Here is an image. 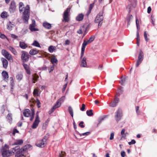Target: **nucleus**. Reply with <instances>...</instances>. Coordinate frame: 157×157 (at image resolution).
I'll return each mask as SVG.
<instances>
[{"mask_svg":"<svg viewBox=\"0 0 157 157\" xmlns=\"http://www.w3.org/2000/svg\"><path fill=\"white\" fill-rule=\"evenodd\" d=\"M71 10L70 7L67 8L64 11L63 15V19L62 21L63 22H67L69 20V16H70V12Z\"/></svg>","mask_w":157,"mask_h":157,"instance_id":"20e7f679","label":"nucleus"},{"mask_svg":"<svg viewBox=\"0 0 157 157\" xmlns=\"http://www.w3.org/2000/svg\"><path fill=\"white\" fill-rule=\"evenodd\" d=\"M29 55L25 52H22L21 59L23 62H26L29 60Z\"/></svg>","mask_w":157,"mask_h":157,"instance_id":"9d476101","label":"nucleus"},{"mask_svg":"<svg viewBox=\"0 0 157 157\" xmlns=\"http://www.w3.org/2000/svg\"><path fill=\"white\" fill-rule=\"evenodd\" d=\"M144 35L145 40L147 41L149 40V39L147 38V34L146 31L144 32Z\"/></svg>","mask_w":157,"mask_h":157,"instance_id":"58836bf2","label":"nucleus"},{"mask_svg":"<svg viewBox=\"0 0 157 157\" xmlns=\"http://www.w3.org/2000/svg\"><path fill=\"white\" fill-rule=\"evenodd\" d=\"M136 143V141L134 140H132L131 141L128 142V144L130 145L132 144H134Z\"/></svg>","mask_w":157,"mask_h":157,"instance_id":"49530a36","label":"nucleus"},{"mask_svg":"<svg viewBox=\"0 0 157 157\" xmlns=\"http://www.w3.org/2000/svg\"><path fill=\"white\" fill-rule=\"evenodd\" d=\"M83 121H81L80 122L79 124V126L81 127V128H83L85 127V126L83 125Z\"/></svg>","mask_w":157,"mask_h":157,"instance_id":"8fccbe9b","label":"nucleus"},{"mask_svg":"<svg viewBox=\"0 0 157 157\" xmlns=\"http://www.w3.org/2000/svg\"><path fill=\"white\" fill-rule=\"evenodd\" d=\"M70 43L69 40H67L65 41V45H69Z\"/></svg>","mask_w":157,"mask_h":157,"instance_id":"0e129e2a","label":"nucleus"},{"mask_svg":"<svg viewBox=\"0 0 157 157\" xmlns=\"http://www.w3.org/2000/svg\"><path fill=\"white\" fill-rule=\"evenodd\" d=\"M35 25H30L29 26V28L32 31H38V29L37 28H35Z\"/></svg>","mask_w":157,"mask_h":157,"instance_id":"393cba45","label":"nucleus"},{"mask_svg":"<svg viewBox=\"0 0 157 157\" xmlns=\"http://www.w3.org/2000/svg\"><path fill=\"white\" fill-rule=\"evenodd\" d=\"M32 45L39 48H40L41 47L39 43L36 40H34L33 41Z\"/></svg>","mask_w":157,"mask_h":157,"instance_id":"c85d7f7f","label":"nucleus"},{"mask_svg":"<svg viewBox=\"0 0 157 157\" xmlns=\"http://www.w3.org/2000/svg\"><path fill=\"white\" fill-rule=\"evenodd\" d=\"M151 21H152V24L154 25H155V19H153V17L151 16Z\"/></svg>","mask_w":157,"mask_h":157,"instance_id":"052dcab7","label":"nucleus"},{"mask_svg":"<svg viewBox=\"0 0 157 157\" xmlns=\"http://www.w3.org/2000/svg\"><path fill=\"white\" fill-rule=\"evenodd\" d=\"M33 94L34 96H38L39 95V90L37 89H35Z\"/></svg>","mask_w":157,"mask_h":157,"instance_id":"f704fd0d","label":"nucleus"},{"mask_svg":"<svg viewBox=\"0 0 157 157\" xmlns=\"http://www.w3.org/2000/svg\"><path fill=\"white\" fill-rule=\"evenodd\" d=\"M143 52L140 50L138 57V60L137 61L136 65V67H138L139 65L141 63L143 60Z\"/></svg>","mask_w":157,"mask_h":157,"instance_id":"6e6552de","label":"nucleus"},{"mask_svg":"<svg viewBox=\"0 0 157 157\" xmlns=\"http://www.w3.org/2000/svg\"><path fill=\"white\" fill-rule=\"evenodd\" d=\"M139 109V106H137L136 107V113H137V114H139V112L138 111Z\"/></svg>","mask_w":157,"mask_h":157,"instance_id":"774afa93","label":"nucleus"},{"mask_svg":"<svg viewBox=\"0 0 157 157\" xmlns=\"http://www.w3.org/2000/svg\"><path fill=\"white\" fill-rule=\"evenodd\" d=\"M24 6V4L22 2H20L19 4V11L20 12L23 11V9L24 8L23 7Z\"/></svg>","mask_w":157,"mask_h":157,"instance_id":"c756f323","label":"nucleus"},{"mask_svg":"<svg viewBox=\"0 0 157 157\" xmlns=\"http://www.w3.org/2000/svg\"><path fill=\"white\" fill-rule=\"evenodd\" d=\"M94 38L95 37L94 36H92L90 37L89 40L92 42L94 40Z\"/></svg>","mask_w":157,"mask_h":157,"instance_id":"bf43d9fd","label":"nucleus"},{"mask_svg":"<svg viewBox=\"0 0 157 157\" xmlns=\"http://www.w3.org/2000/svg\"><path fill=\"white\" fill-rule=\"evenodd\" d=\"M36 103L38 108L40 107V102L38 98L36 99Z\"/></svg>","mask_w":157,"mask_h":157,"instance_id":"37998d69","label":"nucleus"},{"mask_svg":"<svg viewBox=\"0 0 157 157\" xmlns=\"http://www.w3.org/2000/svg\"><path fill=\"white\" fill-rule=\"evenodd\" d=\"M29 17V7L27 5L25 8L23 13V18L25 23H27Z\"/></svg>","mask_w":157,"mask_h":157,"instance_id":"7ed1b4c3","label":"nucleus"},{"mask_svg":"<svg viewBox=\"0 0 157 157\" xmlns=\"http://www.w3.org/2000/svg\"><path fill=\"white\" fill-rule=\"evenodd\" d=\"M7 16V13L6 12H3L1 14V17L2 18L6 17Z\"/></svg>","mask_w":157,"mask_h":157,"instance_id":"c9c22d12","label":"nucleus"},{"mask_svg":"<svg viewBox=\"0 0 157 157\" xmlns=\"http://www.w3.org/2000/svg\"><path fill=\"white\" fill-rule=\"evenodd\" d=\"M1 60L2 63L3 67L5 69L7 68L8 64L7 60L4 58H1Z\"/></svg>","mask_w":157,"mask_h":157,"instance_id":"4468645a","label":"nucleus"},{"mask_svg":"<svg viewBox=\"0 0 157 157\" xmlns=\"http://www.w3.org/2000/svg\"><path fill=\"white\" fill-rule=\"evenodd\" d=\"M103 11L100 12L97 16L95 20V22L97 23H98V26H100L101 25V22L103 21Z\"/></svg>","mask_w":157,"mask_h":157,"instance_id":"39448f33","label":"nucleus"},{"mask_svg":"<svg viewBox=\"0 0 157 157\" xmlns=\"http://www.w3.org/2000/svg\"><path fill=\"white\" fill-rule=\"evenodd\" d=\"M0 37L2 39H5V38H6V36L4 35V34H2L1 33V35H0Z\"/></svg>","mask_w":157,"mask_h":157,"instance_id":"5fc2aeb1","label":"nucleus"},{"mask_svg":"<svg viewBox=\"0 0 157 157\" xmlns=\"http://www.w3.org/2000/svg\"><path fill=\"white\" fill-rule=\"evenodd\" d=\"M94 6V4H91L90 5L89 7V10L91 11V10L92 9L93 7Z\"/></svg>","mask_w":157,"mask_h":157,"instance_id":"e2e57ef3","label":"nucleus"},{"mask_svg":"<svg viewBox=\"0 0 157 157\" xmlns=\"http://www.w3.org/2000/svg\"><path fill=\"white\" fill-rule=\"evenodd\" d=\"M6 118L9 121V122L10 124L13 119L12 117V114L11 113H9L8 114L6 117Z\"/></svg>","mask_w":157,"mask_h":157,"instance_id":"a878e982","label":"nucleus"},{"mask_svg":"<svg viewBox=\"0 0 157 157\" xmlns=\"http://www.w3.org/2000/svg\"><path fill=\"white\" fill-rule=\"evenodd\" d=\"M46 144V143L42 140L38 141L36 144V145L38 147H43L45 146Z\"/></svg>","mask_w":157,"mask_h":157,"instance_id":"ddd939ff","label":"nucleus"},{"mask_svg":"<svg viewBox=\"0 0 157 157\" xmlns=\"http://www.w3.org/2000/svg\"><path fill=\"white\" fill-rule=\"evenodd\" d=\"M23 140H17L13 144L14 145H21L23 144Z\"/></svg>","mask_w":157,"mask_h":157,"instance_id":"4be33fe9","label":"nucleus"},{"mask_svg":"<svg viewBox=\"0 0 157 157\" xmlns=\"http://www.w3.org/2000/svg\"><path fill=\"white\" fill-rule=\"evenodd\" d=\"M90 132H87L85 133H84L82 134H80V136H87L88 135L90 134Z\"/></svg>","mask_w":157,"mask_h":157,"instance_id":"ea45409f","label":"nucleus"},{"mask_svg":"<svg viewBox=\"0 0 157 157\" xmlns=\"http://www.w3.org/2000/svg\"><path fill=\"white\" fill-rule=\"evenodd\" d=\"M23 66L25 70L28 69L29 67V66L26 64H24L23 65Z\"/></svg>","mask_w":157,"mask_h":157,"instance_id":"6e6d98bb","label":"nucleus"},{"mask_svg":"<svg viewBox=\"0 0 157 157\" xmlns=\"http://www.w3.org/2000/svg\"><path fill=\"white\" fill-rule=\"evenodd\" d=\"M87 66V63L86 62V58L84 57L82 60L81 64V66L82 67H86Z\"/></svg>","mask_w":157,"mask_h":157,"instance_id":"aec40b11","label":"nucleus"},{"mask_svg":"<svg viewBox=\"0 0 157 157\" xmlns=\"http://www.w3.org/2000/svg\"><path fill=\"white\" fill-rule=\"evenodd\" d=\"M104 118H105L104 117H101L99 119H98V121H99V124H98V125H97L98 126V124L100 123H101L104 120Z\"/></svg>","mask_w":157,"mask_h":157,"instance_id":"c03bdc74","label":"nucleus"},{"mask_svg":"<svg viewBox=\"0 0 157 157\" xmlns=\"http://www.w3.org/2000/svg\"><path fill=\"white\" fill-rule=\"evenodd\" d=\"M39 50L36 48L32 49L29 51V54L31 55H35L38 54L39 52Z\"/></svg>","mask_w":157,"mask_h":157,"instance_id":"f3484780","label":"nucleus"},{"mask_svg":"<svg viewBox=\"0 0 157 157\" xmlns=\"http://www.w3.org/2000/svg\"><path fill=\"white\" fill-rule=\"evenodd\" d=\"M16 7V6L15 2L13 1H12L9 8V10L10 13H13L15 11Z\"/></svg>","mask_w":157,"mask_h":157,"instance_id":"9b49d317","label":"nucleus"},{"mask_svg":"<svg viewBox=\"0 0 157 157\" xmlns=\"http://www.w3.org/2000/svg\"><path fill=\"white\" fill-rule=\"evenodd\" d=\"M32 81L33 83H35L37 81L39 78V76L36 74H35L32 76Z\"/></svg>","mask_w":157,"mask_h":157,"instance_id":"6ab92c4d","label":"nucleus"},{"mask_svg":"<svg viewBox=\"0 0 157 157\" xmlns=\"http://www.w3.org/2000/svg\"><path fill=\"white\" fill-rule=\"evenodd\" d=\"M85 105L84 104H82V106L80 109L81 110H82V111H84L85 110Z\"/></svg>","mask_w":157,"mask_h":157,"instance_id":"3c124183","label":"nucleus"},{"mask_svg":"<svg viewBox=\"0 0 157 157\" xmlns=\"http://www.w3.org/2000/svg\"><path fill=\"white\" fill-rule=\"evenodd\" d=\"M51 62L54 64V63H56L57 62L58 60L56 58L55 56H53L51 59Z\"/></svg>","mask_w":157,"mask_h":157,"instance_id":"7c9ffc66","label":"nucleus"},{"mask_svg":"<svg viewBox=\"0 0 157 157\" xmlns=\"http://www.w3.org/2000/svg\"><path fill=\"white\" fill-rule=\"evenodd\" d=\"M20 47L22 49H24L27 47V45L25 42H20Z\"/></svg>","mask_w":157,"mask_h":157,"instance_id":"412c9836","label":"nucleus"},{"mask_svg":"<svg viewBox=\"0 0 157 157\" xmlns=\"http://www.w3.org/2000/svg\"><path fill=\"white\" fill-rule=\"evenodd\" d=\"M132 15H130L129 16V17L128 18L127 20L128 21V25H129L130 24L129 22L130 21V20L132 19Z\"/></svg>","mask_w":157,"mask_h":157,"instance_id":"a19ab883","label":"nucleus"},{"mask_svg":"<svg viewBox=\"0 0 157 157\" xmlns=\"http://www.w3.org/2000/svg\"><path fill=\"white\" fill-rule=\"evenodd\" d=\"M136 25L138 29H140V28H139V21L137 19H136Z\"/></svg>","mask_w":157,"mask_h":157,"instance_id":"864d4df0","label":"nucleus"},{"mask_svg":"<svg viewBox=\"0 0 157 157\" xmlns=\"http://www.w3.org/2000/svg\"><path fill=\"white\" fill-rule=\"evenodd\" d=\"M56 47L51 45L48 47V50L50 52L52 53L54 51L56 50Z\"/></svg>","mask_w":157,"mask_h":157,"instance_id":"5701e85b","label":"nucleus"},{"mask_svg":"<svg viewBox=\"0 0 157 157\" xmlns=\"http://www.w3.org/2000/svg\"><path fill=\"white\" fill-rule=\"evenodd\" d=\"M11 37L12 38H14V39H16L17 38H18L17 36L15 35L14 34H12L11 35Z\"/></svg>","mask_w":157,"mask_h":157,"instance_id":"69168bd1","label":"nucleus"},{"mask_svg":"<svg viewBox=\"0 0 157 157\" xmlns=\"http://www.w3.org/2000/svg\"><path fill=\"white\" fill-rule=\"evenodd\" d=\"M65 99V96H63L59 100L60 102H63Z\"/></svg>","mask_w":157,"mask_h":157,"instance_id":"79ce46f5","label":"nucleus"},{"mask_svg":"<svg viewBox=\"0 0 157 157\" xmlns=\"http://www.w3.org/2000/svg\"><path fill=\"white\" fill-rule=\"evenodd\" d=\"M61 102L58 100L56 102V104L54 105V106L57 108L61 106Z\"/></svg>","mask_w":157,"mask_h":157,"instance_id":"e433bc0d","label":"nucleus"},{"mask_svg":"<svg viewBox=\"0 0 157 157\" xmlns=\"http://www.w3.org/2000/svg\"><path fill=\"white\" fill-rule=\"evenodd\" d=\"M84 17V15L83 14H79L76 17V20L77 21H81L83 20Z\"/></svg>","mask_w":157,"mask_h":157,"instance_id":"2eb2a0df","label":"nucleus"},{"mask_svg":"<svg viewBox=\"0 0 157 157\" xmlns=\"http://www.w3.org/2000/svg\"><path fill=\"white\" fill-rule=\"evenodd\" d=\"M23 78V75L22 74L19 73L16 76V78L19 81H21V80Z\"/></svg>","mask_w":157,"mask_h":157,"instance_id":"bb28decb","label":"nucleus"},{"mask_svg":"<svg viewBox=\"0 0 157 157\" xmlns=\"http://www.w3.org/2000/svg\"><path fill=\"white\" fill-rule=\"evenodd\" d=\"M23 114L25 117H30V120L32 121L34 118L35 112L33 109H32L31 111H30L29 109H26L24 110Z\"/></svg>","mask_w":157,"mask_h":157,"instance_id":"f03ea898","label":"nucleus"},{"mask_svg":"<svg viewBox=\"0 0 157 157\" xmlns=\"http://www.w3.org/2000/svg\"><path fill=\"white\" fill-rule=\"evenodd\" d=\"M2 157H9L11 155L16 152V157H25L26 149L25 148L20 149L18 146H16L12 149V151L9 150V147L5 144L0 150Z\"/></svg>","mask_w":157,"mask_h":157,"instance_id":"f257e3e1","label":"nucleus"},{"mask_svg":"<svg viewBox=\"0 0 157 157\" xmlns=\"http://www.w3.org/2000/svg\"><path fill=\"white\" fill-rule=\"evenodd\" d=\"M43 25L45 28L48 29H50L52 27L51 24L47 22H44Z\"/></svg>","mask_w":157,"mask_h":157,"instance_id":"dca6fc26","label":"nucleus"},{"mask_svg":"<svg viewBox=\"0 0 157 157\" xmlns=\"http://www.w3.org/2000/svg\"><path fill=\"white\" fill-rule=\"evenodd\" d=\"M122 116V114L121 110L120 109H118L115 113L114 116L115 119L117 122L121 120Z\"/></svg>","mask_w":157,"mask_h":157,"instance_id":"0eeeda50","label":"nucleus"},{"mask_svg":"<svg viewBox=\"0 0 157 157\" xmlns=\"http://www.w3.org/2000/svg\"><path fill=\"white\" fill-rule=\"evenodd\" d=\"M125 130L124 129H122L121 132V134L122 135V136L121 137L122 138H125L126 136V134L127 133H125Z\"/></svg>","mask_w":157,"mask_h":157,"instance_id":"2f4dec72","label":"nucleus"},{"mask_svg":"<svg viewBox=\"0 0 157 157\" xmlns=\"http://www.w3.org/2000/svg\"><path fill=\"white\" fill-rule=\"evenodd\" d=\"M68 110L72 117H73V110L71 106H69L68 108Z\"/></svg>","mask_w":157,"mask_h":157,"instance_id":"473e14b6","label":"nucleus"},{"mask_svg":"<svg viewBox=\"0 0 157 157\" xmlns=\"http://www.w3.org/2000/svg\"><path fill=\"white\" fill-rule=\"evenodd\" d=\"M125 82V79H122L120 81V83L122 85H123Z\"/></svg>","mask_w":157,"mask_h":157,"instance_id":"680f3d73","label":"nucleus"},{"mask_svg":"<svg viewBox=\"0 0 157 157\" xmlns=\"http://www.w3.org/2000/svg\"><path fill=\"white\" fill-rule=\"evenodd\" d=\"M65 153L64 152L61 151L59 154L60 157H63L65 155Z\"/></svg>","mask_w":157,"mask_h":157,"instance_id":"a18cd8bd","label":"nucleus"},{"mask_svg":"<svg viewBox=\"0 0 157 157\" xmlns=\"http://www.w3.org/2000/svg\"><path fill=\"white\" fill-rule=\"evenodd\" d=\"M1 53L3 56L8 60L11 62H13V59L12 55L6 50L5 49H2V50Z\"/></svg>","mask_w":157,"mask_h":157,"instance_id":"423d86ee","label":"nucleus"},{"mask_svg":"<svg viewBox=\"0 0 157 157\" xmlns=\"http://www.w3.org/2000/svg\"><path fill=\"white\" fill-rule=\"evenodd\" d=\"M151 9L150 7H149L147 8V13H151Z\"/></svg>","mask_w":157,"mask_h":157,"instance_id":"338daca9","label":"nucleus"},{"mask_svg":"<svg viewBox=\"0 0 157 157\" xmlns=\"http://www.w3.org/2000/svg\"><path fill=\"white\" fill-rule=\"evenodd\" d=\"M56 108L54 106L49 111V113L51 114L53 113Z\"/></svg>","mask_w":157,"mask_h":157,"instance_id":"4c0bfd02","label":"nucleus"},{"mask_svg":"<svg viewBox=\"0 0 157 157\" xmlns=\"http://www.w3.org/2000/svg\"><path fill=\"white\" fill-rule=\"evenodd\" d=\"M2 75L4 79L8 78L9 77L8 73L5 71H3L2 72Z\"/></svg>","mask_w":157,"mask_h":157,"instance_id":"b1692460","label":"nucleus"},{"mask_svg":"<svg viewBox=\"0 0 157 157\" xmlns=\"http://www.w3.org/2000/svg\"><path fill=\"white\" fill-rule=\"evenodd\" d=\"M121 155L122 157H124L125 155V153L124 151H122L121 152Z\"/></svg>","mask_w":157,"mask_h":157,"instance_id":"13d9d810","label":"nucleus"},{"mask_svg":"<svg viewBox=\"0 0 157 157\" xmlns=\"http://www.w3.org/2000/svg\"><path fill=\"white\" fill-rule=\"evenodd\" d=\"M37 113H38L36 114L35 120L32 126V128L33 129L36 128H37L40 121L39 117Z\"/></svg>","mask_w":157,"mask_h":157,"instance_id":"1a4fd4ad","label":"nucleus"},{"mask_svg":"<svg viewBox=\"0 0 157 157\" xmlns=\"http://www.w3.org/2000/svg\"><path fill=\"white\" fill-rule=\"evenodd\" d=\"M93 110L92 109L89 110H87L86 112L87 115L89 116H92L93 115V113L92 112Z\"/></svg>","mask_w":157,"mask_h":157,"instance_id":"72a5a7b5","label":"nucleus"},{"mask_svg":"<svg viewBox=\"0 0 157 157\" xmlns=\"http://www.w3.org/2000/svg\"><path fill=\"white\" fill-rule=\"evenodd\" d=\"M116 103H115V102H113L111 104L110 106L111 107H114L116 106Z\"/></svg>","mask_w":157,"mask_h":157,"instance_id":"de8ad7c7","label":"nucleus"},{"mask_svg":"<svg viewBox=\"0 0 157 157\" xmlns=\"http://www.w3.org/2000/svg\"><path fill=\"white\" fill-rule=\"evenodd\" d=\"M14 26V25L10 21H9L7 24V29L9 30H11L12 28H13Z\"/></svg>","mask_w":157,"mask_h":157,"instance_id":"a211bd4d","label":"nucleus"},{"mask_svg":"<svg viewBox=\"0 0 157 157\" xmlns=\"http://www.w3.org/2000/svg\"><path fill=\"white\" fill-rule=\"evenodd\" d=\"M67 82L66 83V84L64 85L63 88V89H62V91L63 92L64 91H65V90L66 88L67 87Z\"/></svg>","mask_w":157,"mask_h":157,"instance_id":"4d7b16f0","label":"nucleus"},{"mask_svg":"<svg viewBox=\"0 0 157 157\" xmlns=\"http://www.w3.org/2000/svg\"><path fill=\"white\" fill-rule=\"evenodd\" d=\"M114 136V133L112 132V133H111L110 134V137L109 138V139L111 140H112L113 139Z\"/></svg>","mask_w":157,"mask_h":157,"instance_id":"09e8293b","label":"nucleus"},{"mask_svg":"<svg viewBox=\"0 0 157 157\" xmlns=\"http://www.w3.org/2000/svg\"><path fill=\"white\" fill-rule=\"evenodd\" d=\"M8 48L11 51L12 53H13L15 55H16L17 54V53L16 50L11 46H9L8 47Z\"/></svg>","mask_w":157,"mask_h":157,"instance_id":"cd10ccee","label":"nucleus"},{"mask_svg":"<svg viewBox=\"0 0 157 157\" xmlns=\"http://www.w3.org/2000/svg\"><path fill=\"white\" fill-rule=\"evenodd\" d=\"M87 44L86 43V40H84L83 41V42L82 43V46L81 52L80 55L81 58H82L83 56L85 47Z\"/></svg>","mask_w":157,"mask_h":157,"instance_id":"f8f14e48","label":"nucleus"},{"mask_svg":"<svg viewBox=\"0 0 157 157\" xmlns=\"http://www.w3.org/2000/svg\"><path fill=\"white\" fill-rule=\"evenodd\" d=\"M25 70L26 71V72L27 73V74H28L29 75H30L31 74V72H30V71L29 68H28V69H26Z\"/></svg>","mask_w":157,"mask_h":157,"instance_id":"603ef678","label":"nucleus"}]
</instances>
